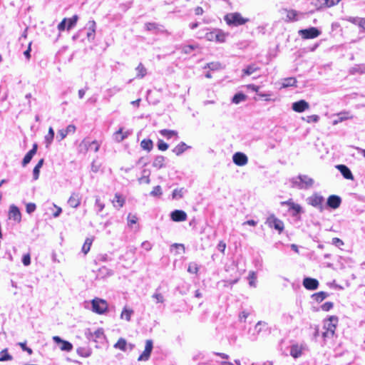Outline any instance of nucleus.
Listing matches in <instances>:
<instances>
[{
    "mask_svg": "<svg viewBox=\"0 0 365 365\" xmlns=\"http://www.w3.org/2000/svg\"><path fill=\"white\" fill-rule=\"evenodd\" d=\"M37 144H34L33 148L31 150H30L24 156L23 161H22V165L24 167L27 164L30 163L34 155L36 153L37 151Z\"/></svg>",
    "mask_w": 365,
    "mask_h": 365,
    "instance_id": "24",
    "label": "nucleus"
},
{
    "mask_svg": "<svg viewBox=\"0 0 365 365\" xmlns=\"http://www.w3.org/2000/svg\"><path fill=\"white\" fill-rule=\"evenodd\" d=\"M321 6L331 7L339 2V0H318Z\"/></svg>",
    "mask_w": 365,
    "mask_h": 365,
    "instance_id": "47",
    "label": "nucleus"
},
{
    "mask_svg": "<svg viewBox=\"0 0 365 365\" xmlns=\"http://www.w3.org/2000/svg\"><path fill=\"white\" fill-rule=\"evenodd\" d=\"M88 339L89 340H93L96 342L102 343L105 339L103 329L99 328L96 329L94 332L89 333V334L88 335Z\"/></svg>",
    "mask_w": 365,
    "mask_h": 365,
    "instance_id": "12",
    "label": "nucleus"
},
{
    "mask_svg": "<svg viewBox=\"0 0 365 365\" xmlns=\"http://www.w3.org/2000/svg\"><path fill=\"white\" fill-rule=\"evenodd\" d=\"M282 11L286 14L285 21L294 22L297 21L304 17L305 14L294 9H283Z\"/></svg>",
    "mask_w": 365,
    "mask_h": 365,
    "instance_id": "6",
    "label": "nucleus"
},
{
    "mask_svg": "<svg viewBox=\"0 0 365 365\" xmlns=\"http://www.w3.org/2000/svg\"><path fill=\"white\" fill-rule=\"evenodd\" d=\"M142 176L138 179V182L140 184L145 183V184H150V171L149 170L144 169L142 172Z\"/></svg>",
    "mask_w": 365,
    "mask_h": 365,
    "instance_id": "30",
    "label": "nucleus"
},
{
    "mask_svg": "<svg viewBox=\"0 0 365 365\" xmlns=\"http://www.w3.org/2000/svg\"><path fill=\"white\" fill-rule=\"evenodd\" d=\"M232 160L235 165L238 166H243L247 163L248 158L245 153L237 152L233 155Z\"/></svg>",
    "mask_w": 365,
    "mask_h": 365,
    "instance_id": "14",
    "label": "nucleus"
},
{
    "mask_svg": "<svg viewBox=\"0 0 365 365\" xmlns=\"http://www.w3.org/2000/svg\"><path fill=\"white\" fill-rule=\"evenodd\" d=\"M228 36L229 33H226L221 29H215V41L224 43Z\"/></svg>",
    "mask_w": 365,
    "mask_h": 365,
    "instance_id": "22",
    "label": "nucleus"
},
{
    "mask_svg": "<svg viewBox=\"0 0 365 365\" xmlns=\"http://www.w3.org/2000/svg\"><path fill=\"white\" fill-rule=\"evenodd\" d=\"M351 118V116H349L348 113H340L337 114V118L333 120V125H336L339 123H341L344 120H346L347 119Z\"/></svg>",
    "mask_w": 365,
    "mask_h": 365,
    "instance_id": "35",
    "label": "nucleus"
},
{
    "mask_svg": "<svg viewBox=\"0 0 365 365\" xmlns=\"http://www.w3.org/2000/svg\"><path fill=\"white\" fill-rule=\"evenodd\" d=\"M267 329V324L262 321H259L255 327V330L257 332V334H259L263 331H266Z\"/></svg>",
    "mask_w": 365,
    "mask_h": 365,
    "instance_id": "38",
    "label": "nucleus"
},
{
    "mask_svg": "<svg viewBox=\"0 0 365 365\" xmlns=\"http://www.w3.org/2000/svg\"><path fill=\"white\" fill-rule=\"evenodd\" d=\"M22 263L24 266H29L31 264V257L29 254H26L23 256Z\"/></svg>",
    "mask_w": 365,
    "mask_h": 365,
    "instance_id": "59",
    "label": "nucleus"
},
{
    "mask_svg": "<svg viewBox=\"0 0 365 365\" xmlns=\"http://www.w3.org/2000/svg\"><path fill=\"white\" fill-rule=\"evenodd\" d=\"M302 349L298 344H294L291 346L290 354L294 358H298L302 355Z\"/></svg>",
    "mask_w": 365,
    "mask_h": 365,
    "instance_id": "31",
    "label": "nucleus"
},
{
    "mask_svg": "<svg viewBox=\"0 0 365 365\" xmlns=\"http://www.w3.org/2000/svg\"><path fill=\"white\" fill-rule=\"evenodd\" d=\"M135 70L137 71L136 78H143L147 74V70L141 63L138 64Z\"/></svg>",
    "mask_w": 365,
    "mask_h": 365,
    "instance_id": "36",
    "label": "nucleus"
},
{
    "mask_svg": "<svg viewBox=\"0 0 365 365\" xmlns=\"http://www.w3.org/2000/svg\"><path fill=\"white\" fill-rule=\"evenodd\" d=\"M160 133L168 139L173 136H178V132L173 130L163 129L160 131Z\"/></svg>",
    "mask_w": 365,
    "mask_h": 365,
    "instance_id": "41",
    "label": "nucleus"
},
{
    "mask_svg": "<svg viewBox=\"0 0 365 365\" xmlns=\"http://www.w3.org/2000/svg\"><path fill=\"white\" fill-rule=\"evenodd\" d=\"M78 16L77 15L73 16L71 19H67V29L69 30L73 28L77 23Z\"/></svg>",
    "mask_w": 365,
    "mask_h": 365,
    "instance_id": "51",
    "label": "nucleus"
},
{
    "mask_svg": "<svg viewBox=\"0 0 365 365\" xmlns=\"http://www.w3.org/2000/svg\"><path fill=\"white\" fill-rule=\"evenodd\" d=\"M93 242V240L91 238H86L85 242L82 247V252L86 255L91 249V245Z\"/></svg>",
    "mask_w": 365,
    "mask_h": 365,
    "instance_id": "46",
    "label": "nucleus"
},
{
    "mask_svg": "<svg viewBox=\"0 0 365 365\" xmlns=\"http://www.w3.org/2000/svg\"><path fill=\"white\" fill-rule=\"evenodd\" d=\"M153 347V341L150 339L146 340L145 350L139 356L138 361H148L149 359L150 354L152 352Z\"/></svg>",
    "mask_w": 365,
    "mask_h": 365,
    "instance_id": "9",
    "label": "nucleus"
},
{
    "mask_svg": "<svg viewBox=\"0 0 365 365\" xmlns=\"http://www.w3.org/2000/svg\"><path fill=\"white\" fill-rule=\"evenodd\" d=\"M341 202V200L340 197L332 195L328 197L327 204L329 207L336 209L340 206Z\"/></svg>",
    "mask_w": 365,
    "mask_h": 365,
    "instance_id": "20",
    "label": "nucleus"
},
{
    "mask_svg": "<svg viewBox=\"0 0 365 365\" xmlns=\"http://www.w3.org/2000/svg\"><path fill=\"white\" fill-rule=\"evenodd\" d=\"M319 120V115H309L307 116V122L310 123H317L318 122Z\"/></svg>",
    "mask_w": 365,
    "mask_h": 365,
    "instance_id": "60",
    "label": "nucleus"
},
{
    "mask_svg": "<svg viewBox=\"0 0 365 365\" xmlns=\"http://www.w3.org/2000/svg\"><path fill=\"white\" fill-rule=\"evenodd\" d=\"M307 202L308 205H312L314 207L323 210V204L324 202V197L318 192H314L307 198Z\"/></svg>",
    "mask_w": 365,
    "mask_h": 365,
    "instance_id": "5",
    "label": "nucleus"
},
{
    "mask_svg": "<svg viewBox=\"0 0 365 365\" xmlns=\"http://www.w3.org/2000/svg\"><path fill=\"white\" fill-rule=\"evenodd\" d=\"M187 215L183 210H175L170 213V218L174 222H183L187 220Z\"/></svg>",
    "mask_w": 365,
    "mask_h": 365,
    "instance_id": "18",
    "label": "nucleus"
},
{
    "mask_svg": "<svg viewBox=\"0 0 365 365\" xmlns=\"http://www.w3.org/2000/svg\"><path fill=\"white\" fill-rule=\"evenodd\" d=\"M291 187L299 190H308L313 187L314 180L307 175H299L290 179Z\"/></svg>",
    "mask_w": 365,
    "mask_h": 365,
    "instance_id": "1",
    "label": "nucleus"
},
{
    "mask_svg": "<svg viewBox=\"0 0 365 365\" xmlns=\"http://www.w3.org/2000/svg\"><path fill=\"white\" fill-rule=\"evenodd\" d=\"M185 192H186V190L183 187L180 188V189H175L173 191L172 197L174 200L181 199L183 197V195L185 193Z\"/></svg>",
    "mask_w": 365,
    "mask_h": 365,
    "instance_id": "37",
    "label": "nucleus"
},
{
    "mask_svg": "<svg viewBox=\"0 0 365 365\" xmlns=\"http://www.w3.org/2000/svg\"><path fill=\"white\" fill-rule=\"evenodd\" d=\"M246 100V96L242 93H238L235 94L232 99V102L235 104H239L240 103Z\"/></svg>",
    "mask_w": 365,
    "mask_h": 365,
    "instance_id": "45",
    "label": "nucleus"
},
{
    "mask_svg": "<svg viewBox=\"0 0 365 365\" xmlns=\"http://www.w3.org/2000/svg\"><path fill=\"white\" fill-rule=\"evenodd\" d=\"M249 284L250 287H256L257 286V274L254 271H250L248 275Z\"/></svg>",
    "mask_w": 365,
    "mask_h": 365,
    "instance_id": "42",
    "label": "nucleus"
},
{
    "mask_svg": "<svg viewBox=\"0 0 365 365\" xmlns=\"http://www.w3.org/2000/svg\"><path fill=\"white\" fill-rule=\"evenodd\" d=\"M9 218L13 220L15 222H19L21 220V214L18 208L14 205H11L9 207Z\"/></svg>",
    "mask_w": 365,
    "mask_h": 365,
    "instance_id": "15",
    "label": "nucleus"
},
{
    "mask_svg": "<svg viewBox=\"0 0 365 365\" xmlns=\"http://www.w3.org/2000/svg\"><path fill=\"white\" fill-rule=\"evenodd\" d=\"M299 34L302 38L311 39L318 37L321 34V31L316 27H310L299 30Z\"/></svg>",
    "mask_w": 365,
    "mask_h": 365,
    "instance_id": "7",
    "label": "nucleus"
},
{
    "mask_svg": "<svg viewBox=\"0 0 365 365\" xmlns=\"http://www.w3.org/2000/svg\"><path fill=\"white\" fill-rule=\"evenodd\" d=\"M224 20L230 26H239L244 25L250 21L248 18H245L239 12H232L227 14L224 16Z\"/></svg>",
    "mask_w": 365,
    "mask_h": 365,
    "instance_id": "2",
    "label": "nucleus"
},
{
    "mask_svg": "<svg viewBox=\"0 0 365 365\" xmlns=\"http://www.w3.org/2000/svg\"><path fill=\"white\" fill-rule=\"evenodd\" d=\"M266 224L271 228H274L279 232H282L284 230V223L283 222L277 218L274 215H269L266 220Z\"/></svg>",
    "mask_w": 365,
    "mask_h": 365,
    "instance_id": "8",
    "label": "nucleus"
},
{
    "mask_svg": "<svg viewBox=\"0 0 365 365\" xmlns=\"http://www.w3.org/2000/svg\"><path fill=\"white\" fill-rule=\"evenodd\" d=\"M152 298L156 303H163L165 301L163 295L157 291L152 295Z\"/></svg>",
    "mask_w": 365,
    "mask_h": 365,
    "instance_id": "52",
    "label": "nucleus"
},
{
    "mask_svg": "<svg viewBox=\"0 0 365 365\" xmlns=\"http://www.w3.org/2000/svg\"><path fill=\"white\" fill-rule=\"evenodd\" d=\"M132 133V130H123V128H120L113 135V138L115 142L120 143L127 138Z\"/></svg>",
    "mask_w": 365,
    "mask_h": 365,
    "instance_id": "10",
    "label": "nucleus"
},
{
    "mask_svg": "<svg viewBox=\"0 0 365 365\" xmlns=\"http://www.w3.org/2000/svg\"><path fill=\"white\" fill-rule=\"evenodd\" d=\"M302 284L303 286L308 290H315L319 287L318 280L311 277H305L303 279Z\"/></svg>",
    "mask_w": 365,
    "mask_h": 365,
    "instance_id": "19",
    "label": "nucleus"
},
{
    "mask_svg": "<svg viewBox=\"0 0 365 365\" xmlns=\"http://www.w3.org/2000/svg\"><path fill=\"white\" fill-rule=\"evenodd\" d=\"M165 158L163 155H158L155 158L152 165L156 169H160L165 167Z\"/></svg>",
    "mask_w": 365,
    "mask_h": 365,
    "instance_id": "26",
    "label": "nucleus"
},
{
    "mask_svg": "<svg viewBox=\"0 0 365 365\" xmlns=\"http://www.w3.org/2000/svg\"><path fill=\"white\" fill-rule=\"evenodd\" d=\"M197 34L200 38H205L210 41H215V29L210 30V29L205 28L199 31Z\"/></svg>",
    "mask_w": 365,
    "mask_h": 365,
    "instance_id": "13",
    "label": "nucleus"
},
{
    "mask_svg": "<svg viewBox=\"0 0 365 365\" xmlns=\"http://www.w3.org/2000/svg\"><path fill=\"white\" fill-rule=\"evenodd\" d=\"M67 136V133L64 129L59 130L58 131L57 139L58 141H61Z\"/></svg>",
    "mask_w": 365,
    "mask_h": 365,
    "instance_id": "58",
    "label": "nucleus"
},
{
    "mask_svg": "<svg viewBox=\"0 0 365 365\" xmlns=\"http://www.w3.org/2000/svg\"><path fill=\"white\" fill-rule=\"evenodd\" d=\"M297 83V80L294 78H287L283 80L282 87L287 88L289 86H295Z\"/></svg>",
    "mask_w": 365,
    "mask_h": 365,
    "instance_id": "43",
    "label": "nucleus"
},
{
    "mask_svg": "<svg viewBox=\"0 0 365 365\" xmlns=\"http://www.w3.org/2000/svg\"><path fill=\"white\" fill-rule=\"evenodd\" d=\"M26 212L29 213V214H31L32 212H34L36 209V206L34 203H32V202H29L26 205Z\"/></svg>",
    "mask_w": 365,
    "mask_h": 365,
    "instance_id": "57",
    "label": "nucleus"
},
{
    "mask_svg": "<svg viewBox=\"0 0 365 365\" xmlns=\"http://www.w3.org/2000/svg\"><path fill=\"white\" fill-rule=\"evenodd\" d=\"M81 151H87L88 149L92 148L91 142L83 140L79 145Z\"/></svg>",
    "mask_w": 365,
    "mask_h": 365,
    "instance_id": "50",
    "label": "nucleus"
},
{
    "mask_svg": "<svg viewBox=\"0 0 365 365\" xmlns=\"http://www.w3.org/2000/svg\"><path fill=\"white\" fill-rule=\"evenodd\" d=\"M13 357L8 353L7 349H4L0 352V361H11Z\"/></svg>",
    "mask_w": 365,
    "mask_h": 365,
    "instance_id": "44",
    "label": "nucleus"
},
{
    "mask_svg": "<svg viewBox=\"0 0 365 365\" xmlns=\"http://www.w3.org/2000/svg\"><path fill=\"white\" fill-rule=\"evenodd\" d=\"M361 19L362 18L350 16L348 17L346 20L352 24H356L359 26H360Z\"/></svg>",
    "mask_w": 365,
    "mask_h": 365,
    "instance_id": "55",
    "label": "nucleus"
},
{
    "mask_svg": "<svg viewBox=\"0 0 365 365\" xmlns=\"http://www.w3.org/2000/svg\"><path fill=\"white\" fill-rule=\"evenodd\" d=\"M113 206L119 209L122 207L125 203V199L119 193H115L114 199L112 201Z\"/></svg>",
    "mask_w": 365,
    "mask_h": 365,
    "instance_id": "28",
    "label": "nucleus"
},
{
    "mask_svg": "<svg viewBox=\"0 0 365 365\" xmlns=\"http://www.w3.org/2000/svg\"><path fill=\"white\" fill-rule=\"evenodd\" d=\"M338 324V317L336 316H331L324 322V329L325 331L322 333L324 339L331 338L334 336L336 325Z\"/></svg>",
    "mask_w": 365,
    "mask_h": 365,
    "instance_id": "3",
    "label": "nucleus"
},
{
    "mask_svg": "<svg viewBox=\"0 0 365 365\" xmlns=\"http://www.w3.org/2000/svg\"><path fill=\"white\" fill-rule=\"evenodd\" d=\"M283 205H287L289 207L290 210H293V215H297L302 212V208L300 205L294 203L292 200L283 202Z\"/></svg>",
    "mask_w": 365,
    "mask_h": 365,
    "instance_id": "21",
    "label": "nucleus"
},
{
    "mask_svg": "<svg viewBox=\"0 0 365 365\" xmlns=\"http://www.w3.org/2000/svg\"><path fill=\"white\" fill-rule=\"evenodd\" d=\"M163 194L162 189L160 185L155 186L150 192V195L153 197L160 196Z\"/></svg>",
    "mask_w": 365,
    "mask_h": 365,
    "instance_id": "53",
    "label": "nucleus"
},
{
    "mask_svg": "<svg viewBox=\"0 0 365 365\" xmlns=\"http://www.w3.org/2000/svg\"><path fill=\"white\" fill-rule=\"evenodd\" d=\"M77 354L83 357H88L91 354V351L88 349L79 347L77 349Z\"/></svg>",
    "mask_w": 365,
    "mask_h": 365,
    "instance_id": "49",
    "label": "nucleus"
},
{
    "mask_svg": "<svg viewBox=\"0 0 365 365\" xmlns=\"http://www.w3.org/2000/svg\"><path fill=\"white\" fill-rule=\"evenodd\" d=\"M92 311L98 314H103L108 310V303L106 300L95 298L91 301Z\"/></svg>",
    "mask_w": 365,
    "mask_h": 365,
    "instance_id": "4",
    "label": "nucleus"
},
{
    "mask_svg": "<svg viewBox=\"0 0 365 365\" xmlns=\"http://www.w3.org/2000/svg\"><path fill=\"white\" fill-rule=\"evenodd\" d=\"M127 341L123 338H120L118 341L114 344V348L125 351L127 349Z\"/></svg>",
    "mask_w": 365,
    "mask_h": 365,
    "instance_id": "34",
    "label": "nucleus"
},
{
    "mask_svg": "<svg viewBox=\"0 0 365 365\" xmlns=\"http://www.w3.org/2000/svg\"><path fill=\"white\" fill-rule=\"evenodd\" d=\"M138 218L135 215L129 214L128 216V225L131 227L133 225L136 224Z\"/></svg>",
    "mask_w": 365,
    "mask_h": 365,
    "instance_id": "54",
    "label": "nucleus"
},
{
    "mask_svg": "<svg viewBox=\"0 0 365 365\" xmlns=\"http://www.w3.org/2000/svg\"><path fill=\"white\" fill-rule=\"evenodd\" d=\"M19 346H20L21 347V349L26 351L29 354H32V349L27 347L26 345V342H19L18 344Z\"/></svg>",
    "mask_w": 365,
    "mask_h": 365,
    "instance_id": "63",
    "label": "nucleus"
},
{
    "mask_svg": "<svg viewBox=\"0 0 365 365\" xmlns=\"http://www.w3.org/2000/svg\"><path fill=\"white\" fill-rule=\"evenodd\" d=\"M293 110L297 113H302L309 108V104L304 100L294 102L292 105Z\"/></svg>",
    "mask_w": 365,
    "mask_h": 365,
    "instance_id": "16",
    "label": "nucleus"
},
{
    "mask_svg": "<svg viewBox=\"0 0 365 365\" xmlns=\"http://www.w3.org/2000/svg\"><path fill=\"white\" fill-rule=\"evenodd\" d=\"M258 70H259V68L256 64H251L244 68L242 72L245 75L250 76Z\"/></svg>",
    "mask_w": 365,
    "mask_h": 365,
    "instance_id": "33",
    "label": "nucleus"
},
{
    "mask_svg": "<svg viewBox=\"0 0 365 365\" xmlns=\"http://www.w3.org/2000/svg\"><path fill=\"white\" fill-rule=\"evenodd\" d=\"M53 340L55 343L61 344V346H60L61 351H71L73 349V345L71 343H70L68 341L62 339L61 337L58 336H54L53 337Z\"/></svg>",
    "mask_w": 365,
    "mask_h": 365,
    "instance_id": "17",
    "label": "nucleus"
},
{
    "mask_svg": "<svg viewBox=\"0 0 365 365\" xmlns=\"http://www.w3.org/2000/svg\"><path fill=\"white\" fill-rule=\"evenodd\" d=\"M88 31L87 33V37L88 39H94L96 24L95 21H89L87 24Z\"/></svg>",
    "mask_w": 365,
    "mask_h": 365,
    "instance_id": "27",
    "label": "nucleus"
},
{
    "mask_svg": "<svg viewBox=\"0 0 365 365\" xmlns=\"http://www.w3.org/2000/svg\"><path fill=\"white\" fill-rule=\"evenodd\" d=\"M134 311L133 309L130 308H128L127 307H125L123 309V311L120 314V319H125L127 322H130L131 319V316L133 314Z\"/></svg>",
    "mask_w": 365,
    "mask_h": 365,
    "instance_id": "29",
    "label": "nucleus"
},
{
    "mask_svg": "<svg viewBox=\"0 0 365 365\" xmlns=\"http://www.w3.org/2000/svg\"><path fill=\"white\" fill-rule=\"evenodd\" d=\"M329 296L328 293L325 292H319L312 294V297L313 299L317 301V302H322L324 299H326Z\"/></svg>",
    "mask_w": 365,
    "mask_h": 365,
    "instance_id": "39",
    "label": "nucleus"
},
{
    "mask_svg": "<svg viewBox=\"0 0 365 365\" xmlns=\"http://www.w3.org/2000/svg\"><path fill=\"white\" fill-rule=\"evenodd\" d=\"M82 196L78 192H72L68 200V205L73 208H77L81 205Z\"/></svg>",
    "mask_w": 365,
    "mask_h": 365,
    "instance_id": "11",
    "label": "nucleus"
},
{
    "mask_svg": "<svg viewBox=\"0 0 365 365\" xmlns=\"http://www.w3.org/2000/svg\"><path fill=\"white\" fill-rule=\"evenodd\" d=\"M54 138V131L53 129L50 127L48 129V134L45 136V140L47 144L46 146H48L53 141Z\"/></svg>",
    "mask_w": 365,
    "mask_h": 365,
    "instance_id": "48",
    "label": "nucleus"
},
{
    "mask_svg": "<svg viewBox=\"0 0 365 365\" xmlns=\"http://www.w3.org/2000/svg\"><path fill=\"white\" fill-rule=\"evenodd\" d=\"M190 146L187 145L184 142H180L173 149V152L178 156L182 155L185 150L190 149Z\"/></svg>",
    "mask_w": 365,
    "mask_h": 365,
    "instance_id": "25",
    "label": "nucleus"
},
{
    "mask_svg": "<svg viewBox=\"0 0 365 365\" xmlns=\"http://www.w3.org/2000/svg\"><path fill=\"white\" fill-rule=\"evenodd\" d=\"M336 168L339 170L344 178L348 180L354 179V176L347 166L344 165H336Z\"/></svg>",
    "mask_w": 365,
    "mask_h": 365,
    "instance_id": "23",
    "label": "nucleus"
},
{
    "mask_svg": "<svg viewBox=\"0 0 365 365\" xmlns=\"http://www.w3.org/2000/svg\"><path fill=\"white\" fill-rule=\"evenodd\" d=\"M66 23H67V19L65 18L63 19L61 22L59 23V24L58 25V29L60 31H64L66 28H67V26H66Z\"/></svg>",
    "mask_w": 365,
    "mask_h": 365,
    "instance_id": "62",
    "label": "nucleus"
},
{
    "mask_svg": "<svg viewBox=\"0 0 365 365\" xmlns=\"http://www.w3.org/2000/svg\"><path fill=\"white\" fill-rule=\"evenodd\" d=\"M195 49V46H192V45H187V46H185L183 48H182V51L185 53H190L193 50Z\"/></svg>",
    "mask_w": 365,
    "mask_h": 365,
    "instance_id": "64",
    "label": "nucleus"
},
{
    "mask_svg": "<svg viewBox=\"0 0 365 365\" xmlns=\"http://www.w3.org/2000/svg\"><path fill=\"white\" fill-rule=\"evenodd\" d=\"M44 160L41 159L33 170V178L34 180H36L39 178L40 168L43 165Z\"/></svg>",
    "mask_w": 365,
    "mask_h": 365,
    "instance_id": "32",
    "label": "nucleus"
},
{
    "mask_svg": "<svg viewBox=\"0 0 365 365\" xmlns=\"http://www.w3.org/2000/svg\"><path fill=\"white\" fill-rule=\"evenodd\" d=\"M140 146L143 150L150 151L153 148V141L150 139H144L140 143Z\"/></svg>",
    "mask_w": 365,
    "mask_h": 365,
    "instance_id": "40",
    "label": "nucleus"
},
{
    "mask_svg": "<svg viewBox=\"0 0 365 365\" xmlns=\"http://www.w3.org/2000/svg\"><path fill=\"white\" fill-rule=\"evenodd\" d=\"M333 307V303L331 302H327L322 305V309L323 311H329Z\"/></svg>",
    "mask_w": 365,
    "mask_h": 365,
    "instance_id": "61",
    "label": "nucleus"
},
{
    "mask_svg": "<svg viewBox=\"0 0 365 365\" xmlns=\"http://www.w3.org/2000/svg\"><path fill=\"white\" fill-rule=\"evenodd\" d=\"M158 148L160 150L165 151L168 148V144L160 140L158 142Z\"/></svg>",
    "mask_w": 365,
    "mask_h": 365,
    "instance_id": "56",
    "label": "nucleus"
}]
</instances>
